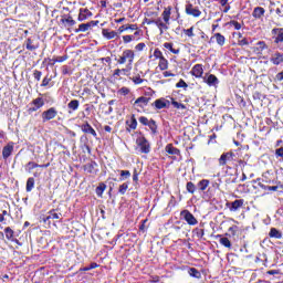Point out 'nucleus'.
Returning a JSON list of instances; mask_svg holds the SVG:
<instances>
[{
	"mask_svg": "<svg viewBox=\"0 0 283 283\" xmlns=\"http://www.w3.org/2000/svg\"><path fill=\"white\" fill-rule=\"evenodd\" d=\"M161 21L170 23L171 21V7H166L161 13Z\"/></svg>",
	"mask_w": 283,
	"mask_h": 283,
	"instance_id": "15",
	"label": "nucleus"
},
{
	"mask_svg": "<svg viewBox=\"0 0 283 283\" xmlns=\"http://www.w3.org/2000/svg\"><path fill=\"white\" fill-rule=\"evenodd\" d=\"M151 120H149L147 117L142 116L139 117V123H142V125H148Z\"/></svg>",
	"mask_w": 283,
	"mask_h": 283,
	"instance_id": "51",
	"label": "nucleus"
},
{
	"mask_svg": "<svg viewBox=\"0 0 283 283\" xmlns=\"http://www.w3.org/2000/svg\"><path fill=\"white\" fill-rule=\"evenodd\" d=\"M230 25H233L234 30H241L242 24L235 20L230 21Z\"/></svg>",
	"mask_w": 283,
	"mask_h": 283,
	"instance_id": "49",
	"label": "nucleus"
},
{
	"mask_svg": "<svg viewBox=\"0 0 283 283\" xmlns=\"http://www.w3.org/2000/svg\"><path fill=\"white\" fill-rule=\"evenodd\" d=\"M198 187L200 191H206L207 187H209V180L202 179L201 181L198 182Z\"/></svg>",
	"mask_w": 283,
	"mask_h": 283,
	"instance_id": "33",
	"label": "nucleus"
},
{
	"mask_svg": "<svg viewBox=\"0 0 283 283\" xmlns=\"http://www.w3.org/2000/svg\"><path fill=\"white\" fill-rule=\"evenodd\" d=\"M135 39L136 36L134 35H123L124 43H132V41H134Z\"/></svg>",
	"mask_w": 283,
	"mask_h": 283,
	"instance_id": "47",
	"label": "nucleus"
},
{
	"mask_svg": "<svg viewBox=\"0 0 283 283\" xmlns=\"http://www.w3.org/2000/svg\"><path fill=\"white\" fill-rule=\"evenodd\" d=\"M82 132H84V134H91L92 136H94V138H96V130H94L92 125L87 123L82 125Z\"/></svg>",
	"mask_w": 283,
	"mask_h": 283,
	"instance_id": "21",
	"label": "nucleus"
},
{
	"mask_svg": "<svg viewBox=\"0 0 283 283\" xmlns=\"http://www.w3.org/2000/svg\"><path fill=\"white\" fill-rule=\"evenodd\" d=\"M147 103H149V99H147V97H145V96H142L135 101V106L136 107H145V106H147Z\"/></svg>",
	"mask_w": 283,
	"mask_h": 283,
	"instance_id": "28",
	"label": "nucleus"
},
{
	"mask_svg": "<svg viewBox=\"0 0 283 283\" xmlns=\"http://www.w3.org/2000/svg\"><path fill=\"white\" fill-rule=\"evenodd\" d=\"M155 25L158 28L160 34H165L169 30L170 23L165 22L161 18L155 20Z\"/></svg>",
	"mask_w": 283,
	"mask_h": 283,
	"instance_id": "8",
	"label": "nucleus"
},
{
	"mask_svg": "<svg viewBox=\"0 0 283 283\" xmlns=\"http://www.w3.org/2000/svg\"><path fill=\"white\" fill-rule=\"evenodd\" d=\"M46 85H50V78L49 77H44L42 81V87H46Z\"/></svg>",
	"mask_w": 283,
	"mask_h": 283,
	"instance_id": "60",
	"label": "nucleus"
},
{
	"mask_svg": "<svg viewBox=\"0 0 283 283\" xmlns=\"http://www.w3.org/2000/svg\"><path fill=\"white\" fill-rule=\"evenodd\" d=\"M270 61L273 65H282L283 63V54L280 52H275L271 55Z\"/></svg>",
	"mask_w": 283,
	"mask_h": 283,
	"instance_id": "13",
	"label": "nucleus"
},
{
	"mask_svg": "<svg viewBox=\"0 0 283 283\" xmlns=\"http://www.w3.org/2000/svg\"><path fill=\"white\" fill-rule=\"evenodd\" d=\"M276 156H280L281 158H283V148L276 149Z\"/></svg>",
	"mask_w": 283,
	"mask_h": 283,
	"instance_id": "62",
	"label": "nucleus"
},
{
	"mask_svg": "<svg viewBox=\"0 0 283 283\" xmlns=\"http://www.w3.org/2000/svg\"><path fill=\"white\" fill-rule=\"evenodd\" d=\"M277 81H283V72L279 73L276 75Z\"/></svg>",
	"mask_w": 283,
	"mask_h": 283,
	"instance_id": "64",
	"label": "nucleus"
},
{
	"mask_svg": "<svg viewBox=\"0 0 283 283\" xmlns=\"http://www.w3.org/2000/svg\"><path fill=\"white\" fill-rule=\"evenodd\" d=\"M14 151V143H9L7 146L2 149V156L4 159L10 158L12 156V153Z\"/></svg>",
	"mask_w": 283,
	"mask_h": 283,
	"instance_id": "11",
	"label": "nucleus"
},
{
	"mask_svg": "<svg viewBox=\"0 0 283 283\" xmlns=\"http://www.w3.org/2000/svg\"><path fill=\"white\" fill-rule=\"evenodd\" d=\"M103 191H105V186L104 187L99 186L96 188L97 196H102Z\"/></svg>",
	"mask_w": 283,
	"mask_h": 283,
	"instance_id": "58",
	"label": "nucleus"
},
{
	"mask_svg": "<svg viewBox=\"0 0 283 283\" xmlns=\"http://www.w3.org/2000/svg\"><path fill=\"white\" fill-rule=\"evenodd\" d=\"M127 30H138V27H136V24H127V25H122L118 28L119 34H123V32H125Z\"/></svg>",
	"mask_w": 283,
	"mask_h": 283,
	"instance_id": "31",
	"label": "nucleus"
},
{
	"mask_svg": "<svg viewBox=\"0 0 283 283\" xmlns=\"http://www.w3.org/2000/svg\"><path fill=\"white\" fill-rule=\"evenodd\" d=\"M167 105H169V101H167L165 98L155 101V107L157 109H165V107H167Z\"/></svg>",
	"mask_w": 283,
	"mask_h": 283,
	"instance_id": "24",
	"label": "nucleus"
},
{
	"mask_svg": "<svg viewBox=\"0 0 283 283\" xmlns=\"http://www.w3.org/2000/svg\"><path fill=\"white\" fill-rule=\"evenodd\" d=\"M90 17H92V11L88 9H80V13H78V21H86V19H90Z\"/></svg>",
	"mask_w": 283,
	"mask_h": 283,
	"instance_id": "17",
	"label": "nucleus"
},
{
	"mask_svg": "<svg viewBox=\"0 0 283 283\" xmlns=\"http://www.w3.org/2000/svg\"><path fill=\"white\" fill-rule=\"evenodd\" d=\"M153 56L158 61L165 57V55L163 54V51H160L159 49H155Z\"/></svg>",
	"mask_w": 283,
	"mask_h": 283,
	"instance_id": "42",
	"label": "nucleus"
},
{
	"mask_svg": "<svg viewBox=\"0 0 283 283\" xmlns=\"http://www.w3.org/2000/svg\"><path fill=\"white\" fill-rule=\"evenodd\" d=\"M251 50L255 56H259V59H262V54L264 50H269V45L264 41H259L254 46L251 48Z\"/></svg>",
	"mask_w": 283,
	"mask_h": 283,
	"instance_id": "2",
	"label": "nucleus"
},
{
	"mask_svg": "<svg viewBox=\"0 0 283 283\" xmlns=\"http://www.w3.org/2000/svg\"><path fill=\"white\" fill-rule=\"evenodd\" d=\"M220 244H222V247H226L227 249H231V241L229 240V238L227 237H222L219 240Z\"/></svg>",
	"mask_w": 283,
	"mask_h": 283,
	"instance_id": "34",
	"label": "nucleus"
},
{
	"mask_svg": "<svg viewBox=\"0 0 283 283\" xmlns=\"http://www.w3.org/2000/svg\"><path fill=\"white\" fill-rule=\"evenodd\" d=\"M272 34H274V43H283V28L273 29Z\"/></svg>",
	"mask_w": 283,
	"mask_h": 283,
	"instance_id": "12",
	"label": "nucleus"
},
{
	"mask_svg": "<svg viewBox=\"0 0 283 283\" xmlns=\"http://www.w3.org/2000/svg\"><path fill=\"white\" fill-rule=\"evenodd\" d=\"M182 32L189 39H193V36H196V34L193 33V27H191L189 29H184Z\"/></svg>",
	"mask_w": 283,
	"mask_h": 283,
	"instance_id": "38",
	"label": "nucleus"
},
{
	"mask_svg": "<svg viewBox=\"0 0 283 283\" xmlns=\"http://www.w3.org/2000/svg\"><path fill=\"white\" fill-rule=\"evenodd\" d=\"M212 39H216V42L218 43V45H220V48H222V45L227 43V38H224V35H222L221 33H214Z\"/></svg>",
	"mask_w": 283,
	"mask_h": 283,
	"instance_id": "23",
	"label": "nucleus"
},
{
	"mask_svg": "<svg viewBox=\"0 0 283 283\" xmlns=\"http://www.w3.org/2000/svg\"><path fill=\"white\" fill-rule=\"evenodd\" d=\"M176 87H184V90H187V87H189V85L187 84V82H185V80H180L177 84Z\"/></svg>",
	"mask_w": 283,
	"mask_h": 283,
	"instance_id": "50",
	"label": "nucleus"
},
{
	"mask_svg": "<svg viewBox=\"0 0 283 283\" xmlns=\"http://www.w3.org/2000/svg\"><path fill=\"white\" fill-rule=\"evenodd\" d=\"M190 74L196 78H202V75L205 74V69L202 67V64H196L191 69Z\"/></svg>",
	"mask_w": 283,
	"mask_h": 283,
	"instance_id": "9",
	"label": "nucleus"
},
{
	"mask_svg": "<svg viewBox=\"0 0 283 283\" xmlns=\"http://www.w3.org/2000/svg\"><path fill=\"white\" fill-rule=\"evenodd\" d=\"M185 12L188 17H193L195 19L202 17V11H200L198 7H193L191 3L186 4Z\"/></svg>",
	"mask_w": 283,
	"mask_h": 283,
	"instance_id": "3",
	"label": "nucleus"
},
{
	"mask_svg": "<svg viewBox=\"0 0 283 283\" xmlns=\"http://www.w3.org/2000/svg\"><path fill=\"white\" fill-rule=\"evenodd\" d=\"M188 273L191 277H200V272L196 268H191Z\"/></svg>",
	"mask_w": 283,
	"mask_h": 283,
	"instance_id": "44",
	"label": "nucleus"
},
{
	"mask_svg": "<svg viewBox=\"0 0 283 283\" xmlns=\"http://www.w3.org/2000/svg\"><path fill=\"white\" fill-rule=\"evenodd\" d=\"M269 237L275 238V240H282V231L277 230L276 228H271Z\"/></svg>",
	"mask_w": 283,
	"mask_h": 283,
	"instance_id": "25",
	"label": "nucleus"
},
{
	"mask_svg": "<svg viewBox=\"0 0 283 283\" xmlns=\"http://www.w3.org/2000/svg\"><path fill=\"white\" fill-rule=\"evenodd\" d=\"M137 145L140 147L142 154H149L150 151L149 142H147L145 137H139L137 139Z\"/></svg>",
	"mask_w": 283,
	"mask_h": 283,
	"instance_id": "7",
	"label": "nucleus"
},
{
	"mask_svg": "<svg viewBox=\"0 0 283 283\" xmlns=\"http://www.w3.org/2000/svg\"><path fill=\"white\" fill-rule=\"evenodd\" d=\"M98 264L96 263H91L90 266L83 268V271H92V269H97Z\"/></svg>",
	"mask_w": 283,
	"mask_h": 283,
	"instance_id": "52",
	"label": "nucleus"
},
{
	"mask_svg": "<svg viewBox=\"0 0 283 283\" xmlns=\"http://www.w3.org/2000/svg\"><path fill=\"white\" fill-rule=\"evenodd\" d=\"M127 189H129V184L124 182L119 186V193L122 196H125V193H127Z\"/></svg>",
	"mask_w": 283,
	"mask_h": 283,
	"instance_id": "41",
	"label": "nucleus"
},
{
	"mask_svg": "<svg viewBox=\"0 0 283 283\" xmlns=\"http://www.w3.org/2000/svg\"><path fill=\"white\" fill-rule=\"evenodd\" d=\"M186 189L189 193H196V185L191 181L187 184Z\"/></svg>",
	"mask_w": 283,
	"mask_h": 283,
	"instance_id": "43",
	"label": "nucleus"
},
{
	"mask_svg": "<svg viewBox=\"0 0 283 283\" xmlns=\"http://www.w3.org/2000/svg\"><path fill=\"white\" fill-rule=\"evenodd\" d=\"M132 81L135 83V85H140V83H143V78H140V76H135L132 78Z\"/></svg>",
	"mask_w": 283,
	"mask_h": 283,
	"instance_id": "53",
	"label": "nucleus"
},
{
	"mask_svg": "<svg viewBox=\"0 0 283 283\" xmlns=\"http://www.w3.org/2000/svg\"><path fill=\"white\" fill-rule=\"evenodd\" d=\"M136 54L134 51L126 49L123 51L122 55L116 60L118 65H125V63H128V65H134V59Z\"/></svg>",
	"mask_w": 283,
	"mask_h": 283,
	"instance_id": "1",
	"label": "nucleus"
},
{
	"mask_svg": "<svg viewBox=\"0 0 283 283\" xmlns=\"http://www.w3.org/2000/svg\"><path fill=\"white\" fill-rule=\"evenodd\" d=\"M119 174H120V178H119L120 181L127 180V178L132 177V172H129V170H120Z\"/></svg>",
	"mask_w": 283,
	"mask_h": 283,
	"instance_id": "35",
	"label": "nucleus"
},
{
	"mask_svg": "<svg viewBox=\"0 0 283 283\" xmlns=\"http://www.w3.org/2000/svg\"><path fill=\"white\" fill-rule=\"evenodd\" d=\"M95 24L96 23H94V21L88 23H82L78 25V29L76 30V32H87V30H90L92 25H95Z\"/></svg>",
	"mask_w": 283,
	"mask_h": 283,
	"instance_id": "27",
	"label": "nucleus"
},
{
	"mask_svg": "<svg viewBox=\"0 0 283 283\" xmlns=\"http://www.w3.org/2000/svg\"><path fill=\"white\" fill-rule=\"evenodd\" d=\"M239 45H249V41L247 40V38L239 40Z\"/></svg>",
	"mask_w": 283,
	"mask_h": 283,
	"instance_id": "59",
	"label": "nucleus"
},
{
	"mask_svg": "<svg viewBox=\"0 0 283 283\" xmlns=\"http://www.w3.org/2000/svg\"><path fill=\"white\" fill-rule=\"evenodd\" d=\"M171 103H172L174 107H176V109H187V106H185V104H180L174 99Z\"/></svg>",
	"mask_w": 283,
	"mask_h": 283,
	"instance_id": "46",
	"label": "nucleus"
},
{
	"mask_svg": "<svg viewBox=\"0 0 283 283\" xmlns=\"http://www.w3.org/2000/svg\"><path fill=\"white\" fill-rule=\"evenodd\" d=\"M33 76L35 81H41V76H42L41 71H34Z\"/></svg>",
	"mask_w": 283,
	"mask_h": 283,
	"instance_id": "54",
	"label": "nucleus"
},
{
	"mask_svg": "<svg viewBox=\"0 0 283 283\" xmlns=\"http://www.w3.org/2000/svg\"><path fill=\"white\" fill-rule=\"evenodd\" d=\"M36 167H50V164H46V165H38V164H35L34 161H30L28 165H27V167H25V169H27V171H32V169H36Z\"/></svg>",
	"mask_w": 283,
	"mask_h": 283,
	"instance_id": "32",
	"label": "nucleus"
},
{
	"mask_svg": "<svg viewBox=\"0 0 283 283\" xmlns=\"http://www.w3.org/2000/svg\"><path fill=\"white\" fill-rule=\"evenodd\" d=\"M32 104L34 105V107L31 108V112H36L38 109H41V107L45 105V102L43 101V98L38 97L33 99Z\"/></svg>",
	"mask_w": 283,
	"mask_h": 283,
	"instance_id": "19",
	"label": "nucleus"
},
{
	"mask_svg": "<svg viewBox=\"0 0 283 283\" xmlns=\"http://www.w3.org/2000/svg\"><path fill=\"white\" fill-rule=\"evenodd\" d=\"M27 50H30V52H34L39 48V45L34 44V40L29 38L25 42Z\"/></svg>",
	"mask_w": 283,
	"mask_h": 283,
	"instance_id": "29",
	"label": "nucleus"
},
{
	"mask_svg": "<svg viewBox=\"0 0 283 283\" xmlns=\"http://www.w3.org/2000/svg\"><path fill=\"white\" fill-rule=\"evenodd\" d=\"M158 67L161 72H165V70H169V61L165 57H161L158 62Z\"/></svg>",
	"mask_w": 283,
	"mask_h": 283,
	"instance_id": "26",
	"label": "nucleus"
},
{
	"mask_svg": "<svg viewBox=\"0 0 283 283\" xmlns=\"http://www.w3.org/2000/svg\"><path fill=\"white\" fill-rule=\"evenodd\" d=\"M181 218H184V220H186V222L190 226H196L198 224V219H196V217H193L192 213L189 212V210H184L180 213Z\"/></svg>",
	"mask_w": 283,
	"mask_h": 283,
	"instance_id": "4",
	"label": "nucleus"
},
{
	"mask_svg": "<svg viewBox=\"0 0 283 283\" xmlns=\"http://www.w3.org/2000/svg\"><path fill=\"white\" fill-rule=\"evenodd\" d=\"M165 149L167 154H170V156H178L180 154V150L174 147V144H168Z\"/></svg>",
	"mask_w": 283,
	"mask_h": 283,
	"instance_id": "22",
	"label": "nucleus"
},
{
	"mask_svg": "<svg viewBox=\"0 0 283 283\" xmlns=\"http://www.w3.org/2000/svg\"><path fill=\"white\" fill-rule=\"evenodd\" d=\"M164 48L172 54H180V49H174V43L166 42L164 43Z\"/></svg>",
	"mask_w": 283,
	"mask_h": 283,
	"instance_id": "30",
	"label": "nucleus"
},
{
	"mask_svg": "<svg viewBox=\"0 0 283 283\" xmlns=\"http://www.w3.org/2000/svg\"><path fill=\"white\" fill-rule=\"evenodd\" d=\"M59 112H56V108L51 107L48 111H44L42 113V120L43 123H48V120H52L53 118H56V115Z\"/></svg>",
	"mask_w": 283,
	"mask_h": 283,
	"instance_id": "5",
	"label": "nucleus"
},
{
	"mask_svg": "<svg viewBox=\"0 0 283 283\" xmlns=\"http://www.w3.org/2000/svg\"><path fill=\"white\" fill-rule=\"evenodd\" d=\"M264 12H265L264 8L256 7V8H254V10L252 12V17L254 19H262L264 17Z\"/></svg>",
	"mask_w": 283,
	"mask_h": 283,
	"instance_id": "20",
	"label": "nucleus"
},
{
	"mask_svg": "<svg viewBox=\"0 0 283 283\" xmlns=\"http://www.w3.org/2000/svg\"><path fill=\"white\" fill-rule=\"evenodd\" d=\"M120 74H123V71H120V69H117L114 71V76H120Z\"/></svg>",
	"mask_w": 283,
	"mask_h": 283,
	"instance_id": "63",
	"label": "nucleus"
},
{
	"mask_svg": "<svg viewBox=\"0 0 283 283\" xmlns=\"http://www.w3.org/2000/svg\"><path fill=\"white\" fill-rule=\"evenodd\" d=\"M34 189V178L30 177L27 180V191L30 192Z\"/></svg>",
	"mask_w": 283,
	"mask_h": 283,
	"instance_id": "36",
	"label": "nucleus"
},
{
	"mask_svg": "<svg viewBox=\"0 0 283 283\" xmlns=\"http://www.w3.org/2000/svg\"><path fill=\"white\" fill-rule=\"evenodd\" d=\"M60 218H61V214L56 213V211H54V210H51L43 218V222H49V224H50V220H60Z\"/></svg>",
	"mask_w": 283,
	"mask_h": 283,
	"instance_id": "14",
	"label": "nucleus"
},
{
	"mask_svg": "<svg viewBox=\"0 0 283 283\" xmlns=\"http://www.w3.org/2000/svg\"><path fill=\"white\" fill-rule=\"evenodd\" d=\"M203 83H207L209 87H218L220 84V80L213 74H208L203 77Z\"/></svg>",
	"mask_w": 283,
	"mask_h": 283,
	"instance_id": "6",
	"label": "nucleus"
},
{
	"mask_svg": "<svg viewBox=\"0 0 283 283\" xmlns=\"http://www.w3.org/2000/svg\"><path fill=\"white\" fill-rule=\"evenodd\" d=\"M164 76H165V78H169V76H176V75L169 71H165Z\"/></svg>",
	"mask_w": 283,
	"mask_h": 283,
	"instance_id": "61",
	"label": "nucleus"
},
{
	"mask_svg": "<svg viewBox=\"0 0 283 283\" xmlns=\"http://www.w3.org/2000/svg\"><path fill=\"white\" fill-rule=\"evenodd\" d=\"M147 127H149L153 134H156V130L158 129V126L156 125V122L154 119H150V122H148Z\"/></svg>",
	"mask_w": 283,
	"mask_h": 283,
	"instance_id": "40",
	"label": "nucleus"
},
{
	"mask_svg": "<svg viewBox=\"0 0 283 283\" xmlns=\"http://www.w3.org/2000/svg\"><path fill=\"white\" fill-rule=\"evenodd\" d=\"M132 64H127L125 69H120L122 74L127 75L129 72H132Z\"/></svg>",
	"mask_w": 283,
	"mask_h": 283,
	"instance_id": "48",
	"label": "nucleus"
},
{
	"mask_svg": "<svg viewBox=\"0 0 283 283\" xmlns=\"http://www.w3.org/2000/svg\"><path fill=\"white\" fill-rule=\"evenodd\" d=\"M229 232L232 233V235H235V233H238V226L230 227Z\"/></svg>",
	"mask_w": 283,
	"mask_h": 283,
	"instance_id": "57",
	"label": "nucleus"
},
{
	"mask_svg": "<svg viewBox=\"0 0 283 283\" xmlns=\"http://www.w3.org/2000/svg\"><path fill=\"white\" fill-rule=\"evenodd\" d=\"M102 34L104 39H107L108 41L112 39H116L118 36V33L116 31H112L109 29H103Z\"/></svg>",
	"mask_w": 283,
	"mask_h": 283,
	"instance_id": "16",
	"label": "nucleus"
},
{
	"mask_svg": "<svg viewBox=\"0 0 283 283\" xmlns=\"http://www.w3.org/2000/svg\"><path fill=\"white\" fill-rule=\"evenodd\" d=\"M228 207L230 209V211L235 212L239 209H242V207H244V200L243 199H237L231 203H228Z\"/></svg>",
	"mask_w": 283,
	"mask_h": 283,
	"instance_id": "10",
	"label": "nucleus"
},
{
	"mask_svg": "<svg viewBox=\"0 0 283 283\" xmlns=\"http://www.w3.org/2000/svg\"><path fill=\"white\" fill-rule=\"evenodd\" d=\"M119 94H122L123 96H127V94H129V88L127 87H122L119 90Z\"/></svg>",
	"mask_w": 283,
	"mask_h": 283,
	"instance_id": "55",
	"label": "nucleus"
},
{
	"mask_svg": "<svg viewBox=\"0 0 283 283\" xmlns=\"http://www.w3.org/2000/svg\"><path fill=\"white\" fill-rule=\"evenodd\" d=\"M7 240H12L14 238V231L9 227L4 229Z\"/></svg>",
	"mask_w": 283,
	"mask_h": 283,
	"instance_id": "39",
	"label": "nucleus"
},
{
	"mask_svg": "<svg viewBox=\"0 0 283 283\" xmlns=\"http://www.w3.org/2000/svg\"><path fill=\"white\" fill-rule=\"evenodd\" d=\"M135 50H137L138 52H143L145 50V43H138L135 46Z\"/></svg>",
	"mask_w": 283,
	"mask_h": 283,
	"instance_id": "56",
	"label": "nucleus"
},
{
	"mask_svg": "<svg viewBox=\"0 0 283 283\" xmlns=\"http://www.w3.org/2000/svg\"><path fill=\"white\" fill-rule=\"evenodd\" d=\"M69 109H73V112H76L78 109V101L73 99L67 104Z\"/></svg>",
	"mask_w": 283,
	"mask_h": 283,
	"instance_id": "37",
	"label": "nucleus"
},
{
	"mask_svg": "<svg viewBox=\"0 0 283 283\" xmlns=\"http://www.w3.org/2000/svg\"><path fill=\"white\" fill-rule=\"evenodd\" d=\"M129 127L130 129H136V127H138V122L136 120V117L134 115L130 118Z\"/></svg>",
	"mask_w": 283,
	"mask_h": 283,
	"instance_id": "45",
	"label": "nucleus"
},
{
	"mask_svg": "<svg viewBox=\"0 0 283 283\" xmlns=\"http://www.w3.org/2000/svg\"><path fill=\"white\" fill-rule=\"evenodd\" d=\"M230 160H233V153H226V154H222L221 157L219 158V164L221 166H224Z\"/></svg>",
	"mask_w": 283,
	"mask_h": 283,
	"instance_id": "18",
	"label": "nucleus"
}]
</instances>
